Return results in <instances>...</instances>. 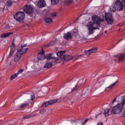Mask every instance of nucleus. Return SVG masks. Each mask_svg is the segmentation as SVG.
<instances>
[{
	"instance_id": "obj_51",
	"label": "nucleus",
	"mask_w": 125,
	"mask_h": 125,
	"mask_svg": "<svg viewBox=\"0 0 125 125\" xmlns=\"http://www.w3.org/2000/svg\"><path fill=\"white\" fill-rule=\"evenodd\" d=\"M26 46V45H24V47H25V46Z\"/></svg>"
},
{
	"instance_id": "obj_26",
	"label": "nucleus",
	"mask_w": 125,
	"mask_h": 125,
	"mask_svg": "<svg viewBox=\"0 0 125 125\" xmlns=\"http://www.w3.org/2000/svg\"><path fill=\"white\" fill-rule=\"evenodd\" d=\"M74 0H64V2L66 4H69L73 3Z\"/></svg>"
},
{
	"instance_id": "obj_53",
	"label": "nucleus",
	"mask_w": 125,
	"mask_h": 125,
	"mask_svg": "<svg viewBox=\"0 0 125 125\" xmlns=\"http://www.w3.org/2000/svg\"><path fill=\"white\" fill-rule=\"evenodd\" d=\"M79 123H78L77 124V125H79Z\"/></svg>"
},
{
	"instance_id": "obj_9",
	"label": "nucleus",
	"mask_w": 125,
	"mask_h": 125,
	"mask_svg": "<svg viewBox=\"0 0 125 125\" xmlns=\"http://www.w3.org/2000/svg\"><path fill=\"white\" fill-rule=\"evenodd\" d=\"M42 51L38 53L37 58L39 60H42L45 58V52L42 48Z\"/></svg>"
},
{
	"instance_id": "obj_6",
	"label": "nucleus",
	"mask_w": 125,
	"mask_h": 125,
	"mask_svg": "<svg viewBox=\"0 0 125 125\" xmlns=\"http://www.w3.org/2000/svg\"><path fill=\"white\" fill-rule=\"evenodd\" d=\"M24 7V11L27 13L29 14H32L33 11L34 10L33 8L30 5H25Z\"/></svg>"
},
{
	"instance_id": "obj_22",
	"label": "nucleus",
	"mask_w": 125,
	"mask_h": 125,
	"mask_svg": "<svg viewBox=\"0 0 125 125\" xmlns=\"http://www.w3.org/2000/svg\"><path fill=\"white\" fill-rule=\"evenodd\" d=\"M62 57H58L56 59V60L54 61V62L55 63H58L60 62L63 61Z\"/></svg>"
},
{
	"instance_id": "obj_27",
	"label": "nucleus",
	"mask_w": 125,
	"mask_h": 125,
	"mask_svg": "<svg viewBox=\"0 0 125 125\" xmlns=\"http://www.w3.org/2000/svg\"><path fill=\"white\" fill-rule=\"evenodd\" d=\"M109 109H107L106 110H104V114L105 116H108L109 115Z\"/></svg>"
},
{
	"instance_id": "obj_32",
	"label": "nucleus",
	"mask_w": 125,
	"mask_h": 125,
	"mask_svg": "<svg viewBox=\"0 0 125 125\" xmlns=\"http://www.w3.org/2000/svg\"><path fill=\"white\" fill-rule=\"evenodd\" d=\"M7 6L9 7H10L12 4V2L10 0H8L7 1Z\"/></svg>"
},
{
	"instance_id": "obj_3",
	"label": "nucleus",
	"mask_w": 125,
	"mask_h": 125,
	"mask_svg": "<svg viewBox=\"0 0 125 125\" xmlns=\"http://www.w3.org/2000/svg\"><path fill=\"white\" fill-rule=\"evenodd\" d=\"M14 18L17 21L21 22L23 21V11H19L14 16Z\"/></svg>"
},
{
	"instance_id": "obj_8",
	"label": "nucleus",
	"mask_w": 125,
	"mask_h": 125,
	"mask_svg": "<svg viewBox=\"0 0 125 125\" xmlns=\"http://www.w3.org/2000/svg\"><path fill=\"white\" fill-rule=\"evenodd\" d=\"M58 100V99H56L53 100H50L47 102L42 105V107H47L57 102Z\"/></svg>"
},
{
	"instance_id": "obj_35",
	"label": "nucleus",
	"mask_w": 125,
	"mask_h": 125,
	"mask_svg": "<svg viewBox=\"0 0 125 125\" xmlns=\"http://www.w3.org/2000/svg\"><path fill=\"white\" fill-rule=\"evenodd\" d=\"M79 87L77 85H76L74 88H73L72 90V91L71 92H72L76 90Z\"/></svg>"
},
{
	"instance_id": "obj_33",
	"label": "nucleus",
	"mask_w": 125,
	"mask_h": 125,
	"mask_svg": "<svg viewBox=\"0 0 125 125\" xmlns=\"http://www.w3.org/2000/svg\"><path fill=\"white\" fill-rule=\"evenodd\" d=\"M117 80H116V82H115L114 83L112 84H111L110 86L107 87L106 88H110V89H111L112 88L113 86H114L115 84L117 82Z\"/></svg>"
},
{
	"instance_id": "obj_10",
	"label": "nucleus",
	"mask_w": 125,
	"mask_h": 125,
	"mask_svg": "<svg viewBox=\"0 0 125 125\" xmlns=\"http://www.w3.org/2000/svg\"><path fill=\"white\" fill-rule=\"evenodd\" d=\"M92 19L94 22L96 23H98L99 24H100L101 21H104V20L103 19L101 20L99 17L97 15H93L92 16Z\"/></svg>"
},
{
	"instance_id": "obj_17",
	"label": "nucleus",
	"mask_w": 125,
	"mask_h": 125,
	"mask_svg": "<svg viewBox=\"0 0 125 125\" xmlns=\"http://www.w3.org/2000/svg\"><path fill=\"white\" fill-rule=\"evenodd\" d=\"M52 54L51 53L45 55V59H47L48 61H49L51 59H54L55 58L54 57H52Z\"/></svg>"
},
{
	"instance_id": "obj_58",
	"label": "nucleus",
	"mask_w": 125,
	"mask_h": 125,
	"mask_svg": "<svg viewBox=\"0 0 125 125\" xmlns=\"http://www.w3.org/2000/svg\"><path fill=\"white\" fill-rule=\"evenodd\" d=\"M85 39V40H86V39L85 38H84Z\"/></svg>"
},
{
	"instance_id": "obj_5",
	"label": "nucleus",
	"mask_w": 125,
	"mask_h": 125,
	"mask_svg": "<svg viewBox=\"0 0 125 125\" xmlns=\"http://www.w3.org/2000/svg\"><path fill=\"white\" fill-rule=\"evenodd\" d=\"M114 6L117 8V10L122 11L123 9V5L120 0H116L115 2Z\"/></svg>"
},
{
	"instance_id": "obj_54",
	"label": "nucleus",
	"mask_w": 125,
	"mask_h": 125,
	"mask_svg": "<svg viewBox=\"0 0 125 125\" xmlns=\"http://www.w3.org/2000/svg\"><path fill=\"white\" fill-rule=\"evenodd\" d=\"M79 18V17H78V18H77L76 19H78V18Z\"/></svg>"
},
{
	"instance_id": "obj_23",
	"label": "nucleus",
	"mask_w": 125,
	"mask_h": 125,
	"mask_svg": "<svg viewBox=\"0 0 125 125\" xmlns=\"http://www.w3.org/2000/svg\"><path fill=\"white\" fill-rule=\"evenodd\" d=\"M65 52V51H62L60 52H57V55L59 57H61L62 58L63 57V55H62Z\"/></svg>"
},
{
	"instance_id": "obj_14",
	"label": "nucleus",
	"mask_w": 125,
	"mask_h": 125,
	"mask_svg": "<svg viewBox=\"0 0 125 125\" xmlns=\"http://www.w3.org/2000/svg\"><path fill=\"white\" fill-rule=\"evenodd\" d=\"M64 37L66 40L72 39V33L71 32H68L64 35Z\"/></svg>"
},
{
	"instance_id": "obj_47",
	"label": "nucleus",
	"mask_w": 125,
	"mask_h": 125,
	"mask_svg": "<svg viewBox=\"0 0 125 125\" xmlns=\"http://www.w3.org/2000/svg\"><path fill=\"white\" fill-rule=\"evenodd\" d=\"M79 56H78H78H77V57H75V60H76V59H77V58H78V57H79Z\"/></svg>"
},
{
	"instance_id": "obj_19",
	"label": "nucleus",
	"mask_w": 125,
	"mask_h": 125,
	"mask_svg": "<svg viewBox=\"0 0 125 125\" xmlns=\"http://www.w3.org/2000/svg\"><path fill=\"white\" fill-rule=\"evenodd\" d=\"M52 63L50 62H47L44 66V68H46L47 69L51 68L52 66Z\"/></svg>"
},
{
	"instance_id": "obj_42",
	"label": "nucleus",
	"mask_w": 125,
	"mask_h": 125,
	"mask_svg": "<svg viewBox=\"0 0 125 125\" xmlns=\"http://www.w3.org/2000/svg\"><path fill=\"white\" fill-rule=\"evenodd\" d=\"M29 105V104L28 103H25L24 104V107H26L27 106Z\"/></svg>"
},
{
	"instance_id": "obj_55",
	"label": "nucleus",
	"mask_w": 125,
	"mask_h": 125,
	"mask_svg": "<svg viewBox=\"0 0 125 125\" xmlns=\"http://www.w3.org/2000/svg\"><path fill=\"white\" fill-rule=\"evenodd\" d=\"M105 91H106V89H105Z\"/></svg>"
},
{
	"instance_id": "obj_4",
	"label": "nucleus",
	"mask_w": 125,
	"mask_h": 125,
	"mask_svg": "<svg viewBox=\"0 0 125 125\" xmlns=\"http://www.w3.org/2000/svg\"><path fill=\"white\" fill-rule=\"evenodd\" d=\"M105 18L108 23L109 24H111L113 22L114 20L112 17V15L111 14L105 13Z\"/></svg>"
},
{
	"instance_id": "obj_15",
	"label": "nucleus",
	"mask_w": 125,
	"mask_h": 125,
	"mask_svg": "<svg viewBox=\"0 0 125 125\" xmlns=\"http://www.w3.org/2000/svg\"><path fill=\"white\" fill-rule=\"evenodd\" d=\"M89 24L92 25L93 27L96 28V29H99V27L100 26V24L97 23H96L93 22H89L88 23Z\"/></svg>"
},
{
	"instance_id": "obj_37",
	"label": "nucleus",
	"mask_w": 125,
	"mask_h": 125,
	"mask_svg": "<svg viewBox=\"0 0 125 125\" xmlns=\"http://www.w3.org/2000/svg\"><path fill=\"white\" fill-rule=\"evenodd\" d=\"M72 36H74L75 38H76L78 35V34L77 32H73L72 33Z\"/></svg>"
},
{
	"instance_id": "obj_21",
	"label": "nucleus",
	"mask_w": 125,
	"mask_h": 125,
	"mask_svg": "<svg viewBox=\"0 0 125 125\" xmlns=\"http://www.w3.org/2000/svg\"><path fill=\"white\" fill-rule=\"evenodd\" d=\"M13 32H8L5 33H3L1 35L0 37L2 38H4L8 37L9 35L12 34Z\"/></svg>"
},
{
	"instance_id": "obj_46",
	"label": "nucleus",
	"mask_w": 125,
	"mask_h": 125,
	"mask_svg": "<svg viewBox=\"0 0 125 125\" xmlns=\"http://www.w3.org/2000/svg\"><path fill=\"white\" fill-rule=\"evenodd\" d=\"M23 104H22V105H21L20 108H23Z\"/></svg>"
},
{
	"instance_id": "obj_25",
	"label": "nucleus",
	"mask_w": 125,
	"mask_h": 125,
	"mask_svg": "<svg viewBox=\"0 0 125 125\" xmlns=\"http://www.w3.org/2000/svg\"><path fill=\"white\" fill-rule=\"evenodd\" d=\"M55 41H53L50 42L49 44H48L46 45H44V47H48L50 46H52L54 44L56 43Z\"/></svg>"
},
{
	"instance_id": "obj_31",
	"label": "nucleus",
	"mask_w": 125,
	"mask_h": 125,
	"mask_svg": "<svg viewBox=\"0 0 125 125\" xmlns=\"http://www.w3.org/2000/svg\"><path fill=\"white\" fill-rule=\"evenodd\" d=\"M51 1L52 4H55L59 2V0H51Z\"/></svg>"
},
{
	"instance_id": "obj_43",
	"label": "nucleus",
	"mask_w": 125,
	"mask_h": 125,
	"mask_svg": "<svg viewBox=\"0 0 125 125\" xmlns=\"http://www.w3.org/2000/svg\"><path fill=\"white\" fill-rule=\"evenodd\" d=\"M103 123L102 122H99L97 124V125H103Z\"/></svg>"
},
{
	"instance_id": "obj_30",
	"label": "nucleus",
	"mask_w": 125,
	"mask_h": 125,
	"mask_svg": "<svg viewBox=\"0 0 125 125\" xmlns=\"http://www.w3.org/2000/svg\"><path fill=\"white\" fill-rule=\"evenodd\" d=\"M84 52L87 56H88L92 54V53L91 52L90 50L88 51H85Z\"/></svg>"
},
{
	"instance_id": "obj_48",
	"label": "nucleus",
	"mask_w": 125,
	"mask_h": 125,
	"mask_svg": "<svg viewBox=\"0 0 125 125\" xmlns=\"http://www.w3.org/2000/svg\"><path fill=\"white\" fill-rule=\"evenodd\" d=\"M60 100H60V101H59L58 102H60L61 100H62V98H60Z\"/></svg>"
},
{
	"instance_id": "obj_7",
	"label": "nucleus",
	"mask_w": 125,
	"mask_h": 125,
	"mask_svg": "<svg viewBox=\"0 0 125 125\" xmlns=\"http://www.w3.org/2000/svg\"><path fill=\"white\" fill-rule=\"evenodd\" d=\"M86 26L88 27V35L93 34L94 32V30L96 29V28L93 27L92 25H91L90 24H89L88 23Z\"/></svg>"
},
{
	"instance_id": "obj_52",
	"label": "nucleus",
	"mask_w": 125,
	"mask_h": 125,
	"mask_svg": "<svg viewBox=\"0 0 125 125\" xmlns=\"http://www.w3.org/2000/svg\"><path fill=\"white\" fill-rule=\"evenodd\" d=\"M62 98H63V99H65V98L64 97H62Z\"/></svg>"
},
{
	"instance_id": "obj_57",
	"label": "nucleus",
	"mask_w": 125,
	"mask_h": 125,
	"mask_svg": "<svg viewBox=\"0 0 125 125\" xmlns=\"http://www.w3.org/2000/svg\"><path fill=\"white\" fill-rule=\"evenodd\" d=\"M80 16H81V15H80V16Z\"/></svg>"
},
{
	"instance_id": "obj_44",
	"label": "nucleus",
	"mask_w": 125,
	"mask_h": 125,
	"mask_svg": "<svg viewBox=\"0 0 125 125\" xmlns=\"http://www.w3.org/2000/svg\"><path fill=\"white\" fill-rule=\"evenodd\" d=\"M116 97L115 98L113 101L112 102V104H113L114 102H115L116 101Z\"/></svg>"
},
{
	"instance_id": "obj_1",
	"label": "nucleus",
	"mask_w": 125,
	"mask_h": 125,
	"mask_svg": "<svg viewBox=\"0 0 125 125\" xmlns=\"http://www.w3.org/2000/svg\"><path fill=\"white\" fill-rule=\"evenodd\" d=\"M122 100L121 103L118 104L112 108V111L115 114H118L121 113L124 109V106L125 104V95L121 96Z\"/></svg>"
},
{
	"instance_id": "obj_38",
	"label": "nucleus",
	"mask_w": 125,
	"mask_h": 125,
	"mask_svg": "<svg viewBox=\"0 0 125 125\" xmlns=\"http://www.w3.org/2000/svg\"><path fill=\"white\" fill-rule=\"evenodd\" d=\"M46 112V110L44 109L41 110H40V113L42 114H44L45 112Z\"/></svg>"
},
{
	"instance_id": "obj_2",
	"label": "nucleus",
	"mask_w": 125,
	"mask_h": 125,
	"mask_svg": "<svg viewBox=\"0 0 125 125\" xmlns=\"http://www.w3.org/2000/svg\"><path fill=\"white\" fill-rule=\"evenodd\" d=\"M23 45H18L17 49V51L14 56V62H17L20 59L22 54L23 53Z\"/></svg>"
},
{
	"instance_id": "obj_20",
	"label": "nucleus",
	"mask_w": 125,
	"mask_h": 125,
	"mask_svg": "<svg viewBox=\"0 0 125 125\" xmlns=\"http://www.w3.org/2000/svg\"><path fill=\"white\" fill-rule=\"evenodd\" d=\"M89 120L88 119H86L83 122H82V121L80 120H76L77 122H76V125H83V124L87 122Z\"/></svg>"
},
{
	"instance_id": "obj_11",
	"label": "nucleus",
	"mask_w": 125,
	"mask_h": 125,
	"mask_svg": "<svg viewBox=\"0 0 125 125\" xmlns=\"http://www.w3.org/2000/svg\"><path fill=\"white\" fill-rule=\"evenodd\" d=\"M114 57L118 58L119 59V62L120 63L121 62H123L125 59V54L122 53L119 54L117 55L114 56Z\"/></svg>"
},
{
	"instance_id": "obj_39",
	"label": "nucleus",
	"mask_w": 125,
	"mask_h": 125,
	"mask_svg": "<svg viewBox=\"0 0 125 125\" xmlns=\"http://www.w3.org/2000/svg\"><path fill=\"white\" fill-rule=\"evenodd\" d=\"M51 14L53 17H55L56 16V12L52 13Z\"/></svg>"
},
{
	"instance_id": "obj_12",
	"label": "nucleus",
	"mask_w": 125,
	"mask_h": 125,
	"mask_svg": "<svg viewBox=\"0 0 125 125\" xmlns=\"http://www.w3.org/2000/svg\"><path fill=\"white\" fill-rule=\"evenodd\" d=\"M10 51L9 56L7 57V58H9V56L12 55L14 53V52L15 50V46L13 43V42L11 44L10 47Z\"/></svg>"
},
{
	"instance_id": "obj_29",
	"label": "nucleus",
	"mask_w": 125,
	"mask_h": 125,
	"mask_svg": "<svg viewBox=\"0 0 125 125\" xmlns=\"http://www.w3.org/2000/svg\"><path fill=\"white\" fill-rule=\"evenodd\" d=\"M97 48H94L90 50L92 54V53L95 52L97 51Z\"/></svg>"
},
{
	"instance_id": "obj_36",
	"label": "nucleus",
	"mask_w": 125,
	"mask_h": 125,
	"mask_svg": "<svg viewBox=\"0 0 125 125\" xmlns=\"http://www.w3.org/2000/svg\"><path fill=\"white\" fill-rule=\"evenodd\" d=\"M31 116H32L31 115H25V116H24V119L29 118L31 117Z\"/></svg>"
},
{
	"instance_id": "obj_49",
	"label": "nucleus",
	"mask_w": 125,
	"mask_h": 125,
	"mask_svg": "<svg viewBox=\"0 0 125 125\" xmlns=\"http://www.w3.org/2000/svg\"><path fill=\"white\" fill-rule=\"evenodd\" d=\"M70 121H73V122H75V121L74 120H70Z\"/></svg>"
},
{
	"instance_id": "obj_13",
	"label": "nucleus",
	"mask_w": 125,
	"mask_h": 125,
	"mask_svg": "<svg viewBox=\"0 0 125 125\" xmlns=\"http://www.w3.org/2000/svg\"><path fill=\"white\" fill-rule=\"evenodd\" d=\"M38 5L40 8H41L45 6L46 4L44 0H40L38 3Z\"/></svg>"
},
{
	"instance_id": "obj_34",
	"label": "nucleus",
	"mask_w": 125,
	"mask_h": 125,
	"mask_svg": "<svg viewBox=\"0 0 125 125\" xmlns=\"http://www.w3.org/2000/svg\"><path fill=\"white\" fill-rule=\"evenodd\" d=\"M23 71V69H20L16 73L17 75H18L19 74H21Z\"/></svg>"
},
{
	"instance_id": "obj_28",
	"label": "nucleus",
	"mask_w": 125,
	"mask_h": 125,
	"mask_svg": "<svg viewBox=\"0 0 125 125\" xmlns=\"http://www.w3.org/2000/svg\"><path fill=\"white\" fill-rule=\"evenodd\" d=\"M17 75L16 73H15L14 74L12 75H11L10 77V79L12 80L14 79L15 78L17 77Z\"/></svg>"
},
{
	"instance_id": "obj_45",
	"label": "nucleus",
	"mask_w": 125,
	"mask_h": 125,
	"mask_svg": "<svg viewBox=\"0 0 125 125\" xmlns=\"http://www.w3.org/2000/svg\"><path fill=\"white\" fill-rule=\"evenodd\" d=\"M122 124L123 125H125V121H123Z\"/></svg>"
},
{
	"instance_id": "obj_40",
	"label": "nucleus",
	"mask_w": 125,
	"mask_h": 125,
	"mask_svg": "<svg viewBox=\"0 0 125 125\" xmlns=\"http://www.w3.org/2000/svg\"><path fill=\"white\" fill-rule=\"evenodd\" d=\"M122 3L124 5V7H125V0H122Z\"/></svg>"
},
{
	"instance_id": "obj_18",
	"label": "nucleus",
	"mask_w": 125,
	"mask_h": 125,
	"mask_svg": "<svg viewBox=\"0 0 125 125\" xmlns=\"http://www.w3.org/2000/svg\"><path fill=\"white\" fill-rule=\"evenodd\" d=\"M28 96L30 98V99L31 101L33 100L35 98V96L34 93L32 92H30L28 94Z\"/></svg>"
},
{
	"instance_id": "obj_24",
	"label": "nucleus",
	"mask_w": 125,
	"mask_h": 125,
	"mask_svg": "<svg viewBox=\"0 0 125 125\" xmlns=\"http://www.w3.org/2000/svg\"><path fill=\"white\" fill-rule=\"evenodd\" d=\"M44 20L47 23H51L52 22V19L50 18H46L44 19Z\"/></svg>"
},
{
	"instance_id": "obj_56",
	"label": "nucleus",
	"mask_w": 125,
	"mask_h": 125,
	"mask_svg": "<svg viewBox=\"0 0 125 125\" xmlns=\"http://www.w3.org/2000/svg\"><path fill=\"white\" fill-rule=\"evenodd\" d=\"M97 116L96 115V117L97 118Z\"/></svg>"
},
{
	"instance_id": "obj_16",
	"label": "nucleus",
	"mask_w": 125,
	"mask_h": 125,
	"mask_svg": "<svg viewBox=\"0 0 125 125\" xmlns=\"http://www.w3.org/2000/svg\"><path fill=\"white\" fill-rule=\"evenodd\" d=\"M73 58V57L72 56L65 55L62 57L63 60L68 61L71 60Z\"/></svg>"
},
{
	"instance_id": "obj_50",
	"label": "nucleus",
	"mask_w": 125,
	"mask_h": 125,
	"mask_svg": "<svg viewBox=\"0 0 125 125\" xmlns=\"http://www.w3.org/2000/svg\"><path fill=\"white\" fill-rule=\"evenodd\" d=\"M120 41H121V40H119V41H118V42H117V43H116V44L118 43V42H119Z\"/></svg>"
},
{
	"instance_id": "obj_41",
	"label": "nucleus",
	"mask_w": 125,
	"mask_h": 125,
	"mask_svg": "<svg viewBox=\"0 0 125 125\" xmlns=\"http://www.w3.org/2000/svg\"><path fill=\"white\" fill-rule=\"evenodd\" d=\"M28 49V48H24V53L26 52Z\"/></svg>"
}]
</instances>
